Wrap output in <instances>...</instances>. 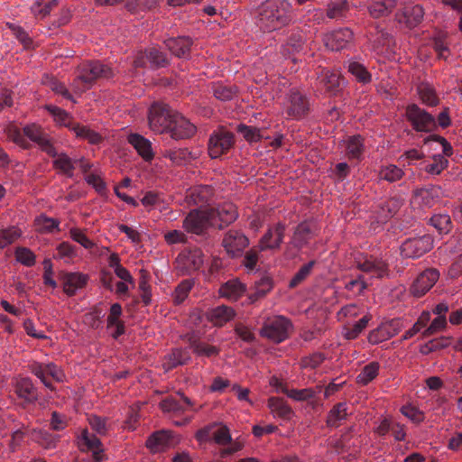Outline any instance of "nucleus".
<instances>
[{"label": "nucleus", "instance_id": "8fccbe9b", "mask_svg": "<svg viewBox=\"0 0 462 462\" xmlns=\"http://www.w3.org/2000/svg\"><path fill=\"white\" fill-rule=\"evenodd\" d=\"M282 393H285L289 398L297 402L308 401L316 396V391L313 388H305L300 390H289L288 388H282Z\"/></svg>", "mask_w": 462, "mask_h": 462}, {"label": "nucleus", "instance_id": "b1692460", "mask_svg": "<svg viewBox=\"0 0 462 462\" xmlns=\"http://www.w3.org/2000/svg\"><path fill=\"white\" fill-rule=\"evenodd\" d=\"M15 392L26 403H34L39 399L38 390L29 377H23L17 381Z\"/></svg>", "mask_w": 462, "mask_h": 462}, {"label": "nucleus", "instance_id": "2f4dec72", "mask_svg": "<svg viewBox=\"0 0 462 462\" xmlns=\"http://www.w3.org/2000/svg\"><path fill=\"white\" fill-rule=\"evenodd\" d=\"M350 10L347 0H331L326 9V15L329 19L341 20L346 18Z\"/></svg>", "mask_w": 462, "mask_h": 462}, {"label": "nucleus", "instance_id": "5701e85b", "mask_svg": "<svg viewBox=\"0 0 462 462\" xmlns=\"http://www.w3.org/2000/svg\"><path fill=\"white\" fill-rule=\"evenodd\" d=\"M236 316L235 310L228 306L220 305L206 312L207 319L214 326L222 327Z\"/></svg>", "mask_w": 462, "mask_h": 462}, {"label": "nucleus", "instance_id": "473e14b6", "mask_svg": "<svg viewBox=\"0 0 462 462\" xmlns=\"http://www.w3.org/2000/svg\"><path fill=\"white\" fill-rule=\"evenodd\" d=\"M189 344L193 353L198 356L211 357L217 356L220 353L219 347L208 345V343L197 339L194 337H190L189 338Z\"/></svg>", "mask_w": 462, "mask_h": 462}, {"label": "nucleus", "instance_id": "e433bc0d", "mask_svg": "<svg viewBox=\"0 0 462 462\" xmlns=\"http://www.w3.org/2000/svg\"><path fill=\"white\" fill-rule=\"evenodd\" d=\"M171 433L169 430H158L153 432L146 440V447L152 452H158L169 444Z\"/></svg>", "mask_w": 462, "mask_h": 462}, {"label": "nucleus", "instance_id": "e2e57ef3", "mask_svg": "<svg viewBox=\"0 0 462 462\" xmlns=\"http://www.w3.org/2000/svg\"><path fill=\"white\" fill-rule=\"evenodd\" d=\"M60 222L57 219L41 216L36 219L37 230L41 233H52L59 230Z\"/></svg>", "mask_w": 462, "mask_h": 462}, {"label": "nucleus", "instance_id": "4d7b16f0", "mask_svg": "<svg viewBox=\"0 0 462 462\" xmlns=\"http://www.w3.org/2000/svg\"><path fill=\"white\" fill-rule=\"evenodd\" d=\"M46 364L34 362L30 365V371L32 374L38 377L44 386L51 391H54L55 387L51 381L48 380V374L46 372Z\"/></svg>", "mask_w": 462, "mask_h": 462}, {"label": "nucleus", "instance_id": "09e8293b", "mask_svg": "<svg viewBox=\"0 0 462 462\" xmlns=\"http://www.w3.org/2000/svg\"><path fill=\"white\" fill-rule=\"evenodd\" d=\"M348 71L356 78L358 82L366 84L371 81V74L363 64L357 61L349 62Z\"/></svg>", "mask_w": 462, "mask_h": 462}, {"label": "nucleus", "instance_id": "58836bf2", "mask_svg": "<svg viewBox=\"0 0 462 462\" xmlns=\"http://www.w3.org/2000/svg\"><path fill=\"white\" fill-rule=\"evenodd\" d=\"M421 102L428 106H436L439 103L434 88L428 83H421L417 88Z\"/></svg>", "mask_w": 462, "mask_h": 462}, {"label": "nucleus", "instance_id": "de8ad7c7", "mask_svg": "<svg viewBox=\"0 0 462 462\" xmlns=\"http://www.w3.org/2000/svg\"><path fill=\"white\" fill-rule=\"evenodd\" d=\"M448 165V161L441 154H436L432 157V162H424V170L430 174L439 175Z\"/></svg>", "mask_w": 462, "mask_h": 462}, {"label": "nucleus", "instance_id": "39448f33", "mask_svg": "<svg viewBox=\"0 0 462 462\" xmlns=\"http://www.w3.org/2000/svg\"><path fill=\"white\" fill-rule=\"evenodd\" d=\"M291 327L290 319L283 316H276L264 322L260 334L275 343H281L289 337Z\"/></svg>", "mask_w": 462, "mask_h": 462}, {"label": "nucleus", "instance_id": "338daca9", "mask_svg": "<svg viewBox=\"0 0 462 462\" xmlns=\"http://www.w3.org/2000/svg\"><path fill=\"white\" fill-rule=\"evenodd\" d=\"M237 132L250 143L258 142L262 137L259 129L243 124L237 125Z\"/></svg>", "mask_w": 462, "mask_h": 462}, {"label": "nucleus", "instance_id": "ea45409f", "mask_svg": "<svg viewBox=\"0 0 462 462\" xmlns=\"http://www.w3.org/2000/svg\"><path fill=\"white\" fill-rule=\"evenodd\" d=\"M211 89L214 97L221 101H229L237 93L236 87L220 82L214 83Z\"/></svg>", "mask_w": 462, "mask_h": 462}, {"label": "nucleus", "instance_id": "bf43d9fd", "mask_svg": "<svg viewBox=\"0 0 462 462\" xmlns=\"http://www.w3.org/2000/svg\"><path fill=\"white\" fill-rule=\"evenodd\" d=\"M315 264V261H310L303 264L291 280L289 283L290 288H295L300 284L310 274Z\"/></svg>", "mask_w": 462, "mask_h": 462}, {"label": "nucleus", "instance_id": "dca6fc26", "mask_svg": "<svg viewBox=\"0 0 462 462\" xmlns=\"http://www.w3.org/2000/svg\"><path fill=\"white\" fill-rule=\"evenodd\" d=\"M316 235V225L310 221H303L295 227L290 244L292 247L300 250Z\"/></svg>", "mask_w": 462, "mask_h": 462}, {"label": "nucleus", "instance_id": "f8f14e48", "mask_svg": "<svg viewBox=\"0 0 462 462\" xmlns=\"http://www.w3.org/2000/svg\"><path fill=\"white\" fill-rule=\"evenodd\" d=\"M23 134L30 140L36 143L48 155L51 157L57 155L51 138L40 126L36 125H27L23 128Z\"/></svg>", "mask_w": 462, "mask_h": 462}, {"label": "nucleus", "instance_id": "393cba45", "mask_svg": "<svg viewBox=\"0 0 462 462\" xmlns=\"http://www.w3.org/2000/svg\"><path fill=\"white\" fill-rule=\"evenodd\" d=\"M356 267L360 271L370 273L372 276L377 278L383 277L387 273L386 263L372 256L366 257L364 261H358Z\"/></svg>", "mask_w": 462, "mask_h": 462}, {"label": "nucleus", "instance_id": "69168bd1", "mask_svg": "<svg viewBox=\"0 0 462 462\" xmlns=\"http://www.w3.org/2000/svg\"><path fill=\"white\" fill-rule=\"evenodd\" d=\"M370 319V315H365L362 319L356 322L350 328L346 329L345 334L346 338L356 339V337H358L362 331L366 328Z\"/></svg>", "mask_w": 462, "mask_h": 462}, {"label": "nucleus", "instance_id": "412c9836", "mask_svg": "<svg viewBox=\"0 0 462 462\" xmlns=\"http://www.w3.org/2000/svg\"><path fill=\"white\" fill-rule=\"evenodd\" d=\"M60 280L64 292L69 296H73L79 289L87 284L88 277L80 273H64L60 275Z\"/></svg>", "mask_w": 462, "mask_h": 462}, {"label": "nucleus", "instance_id": "a211bd4d", "mask_svg": "<svg viewBox=\"0 0 462 462\" xmlns=\"http://www.w3.org/2000/svg\"><path fill=\"white\" fill-rule=\"evenodd\" d=\"M353 39V32L349 28H340L325 35L324 42L327 48L338 51L347 46Z\"/></svg>", "mask_w": 462, "mask_h": 462}, {"label": "nucleus", "instance_id": "680f3d73", "mask_svg": "<svg viewBox=\"0 0 462 462\" xmlns=\"http://www.w3.org/2000/svg\"><path fill=\"white\" fill-rule=\"evenodd\" d=\"M36 441L45 448H55L60 439V435L52 434L47 430H40L35 435Z\"/></svg>", "mask_w": 462, "mask_h": 462}, {"label": "nucleus", "instance_id": "7c9ffc66", "mask_svg": "<svg viewBox=\"0 0 462 462\" xmlns=\"http://www.w3.org/2000/svg\"><path fill=\"white\" fill-rule=\"evenodd\" d=\"M190 360L189 352L187 349L175 348L171 353L165 356L163 367L171 370L179 365L187 364Z\"/></svg>", "mask_w": 462, "mask_h": 462}, {"label": "nucleus", "instance_id": "1a4fd4ad", "mask_svg": "<svg viewBox=\"0 0 462 462\" xmlns=\"http://www.w3.org/2000/svg\"><path fill=\"white\" fill-rule=\"evenodd\" d=\"M405 115L417 132L429 133L436 128L435 117L416 104L407 106Z\"/></svg>", "mask_w": 462, "mask_h": 462}, {"label": "nucleus", "instance_id": "6ab92c4d", "mask_svg": "<svg viewBox=\"0 0 462 462\" xmlns=\"http://www.w3.org/2000/svg\"><path fill=\"white\" fill-rule=\"evenodd\" d=\"M180 400H177L173 396H168L161 401L159 406L163 412L172 413L173 415L183 414L188 408L193 406V402L189 398L182 393L178 392Z\"/></svg>", "mask_w": 462, "mask_h": 462}, {"label": "nucleus", "instance_id": "f704fd0d", "mask_svg": "<svg viewBox=\"0 0 462 462\" xmlns=\"http://www.w3.org/2000/svg\"><path fill=\"white\" fill-rule=\"evenodd\" d=\"M73 132L75 135L81 139L88 141L90 144H99L103 141L102 135L88 127V125H80L79 123H77L76 125H73Z\"/></svg>", "mask_w": 462, "mask_h": 462}, {"label": "nucleus", "instance_id": "c85d7f7f", "mask_svg": "<svg viewBox=\"0 0 462 462\" xmlns=\"http://www.w3.org/2000/svg\"><path fill=\"white\" fill-rule=\"evenodd\" d=\"M346 155L349 160L360 161L362 159L365 144L361 135H352L345 141Z\"/></svg>", "mask_w": 462, "mask_h": 462}, {"label": "nucleus", "instance_id": "5fc2aeb1", "mask_svg": "<svg viewBox=\"0 0 462 462\" xmlns=\"http://www.w3.org/2000/svg\"><path fill=\"white\" fill-rule=\"evenodd\" d=\"M194 285V282L192 280H183L174 290L172 294L173 300L175 304H180L184 301V300L188 297L190 290Z\"/></svg>", "mask_w": 462, "mask_h": 462}, {"label": "nucleus", "instance_id": "603ef678", "mask_svg": "<svg viewBox=\"0 0 462 462\" xmlns=\"http://www.w3.org/2000/svg\"><path fill=\"white\" fill-rule=\"evenodd\" d=\"M430 223L440 233L447 234L451 230L452 222L447 214H437L430 217Z\"/></svg>", "mask_w": 462, "mask_h": 462}, {"label": "nucleus", "instance_id": "49530a36", "mask_svg": "<svg viewBox=\"0 0 462 462\" xmlns=\"http://www.w3.org/2000/svg\"><path fill=\"white\" fill-rule=\"evenodd\" d=\"M378 176L388 182H395L402 179L404 171L394 164H388L381 167Z\"/></svg>", "mask_w": 462, "mask_h": 462}, {"label": "nucleus", "instance_id": "c9c22d12", "mask_svg": "<svg viewBox=\"0 0 462 462\" xmlns=\"http://www.w3.org/2000/svg\"><path fill=\"white\" fill-rule=\"evenodd\" d=\"M348 416L347 405L346 402H338L335 404L329 411L327 417V426L330 428H337L342 420Z\"/></svg>", "mask_w": 462, "mask_h": 462}, {"label": "nucleus", "instance_id": "4468645a", "mask_svg": "<svg viewBox=\"0 0 462 462\" xmlns=\"http://www.w3.org/2000/svg\"><path fill=\"white\" fill-rule=\"evenodd\" d=\"M286 226L278 223L274 226L270 227L262 236L258 247L260 251L280 249L285 236Z\"/></svg>", "mask_w": 462, "mask_h": 462}, {"label": "nucleus", "instance_id": "20e7f679", "mask_svg": "<svg viewBox=\"0 0 462 462\" xmlns=\"http://www.w3.org/2000/svg\"><path fill=\"white\" fill-rule=\"evenodd\" d=\"M211 226H214V221L208 208L192 209L183 219V228L194 235L203 236Z\"/></svg>", "mask_w": 462, "mask_h": 462}, {"label": "nucleus", "instance_id": "0eeeda50", "mask_svg": "<svg viewBox=\"0 0 462 462\" xmlns=\"http://www.w3.org/2000/svg\"><path fill=\"white\" fill-rule=\"evenodd\" d=\"M234 144V134L224 128H218L209 136L208 143V155L212 159H217L227 153Z\"/></svg>", "mask_w": 462, "mask_h": 462}, {"label": "nucleus", "instance_id": "13d9d810", "mask_svg": "<svg viewBox=\"0 0 462 462\" xmlns=\"http://www.w3.org/2000/svg\"><path fill=\"white\" fill-rule=\"evenodd\" d=\"M21 230L15 226H11L5 229L0 230V248L14 243L16 239L21 236Z\"/></svg>", "mask_w": 462, "mask_h": 462}, {"label": "nucleus", "instance_id": "a18cd8bd", "mask_svg": "<svg viewBox=\"0 0 462 462\" xmlns=\"http://www.w3.org/2000/svg\"><path fill=\"white\" fill-rule=\"evenodd\" d=\"M146 57L152 69L163 68L170 63L166 54L154 47L146 50Z\"/></svg>", "mask_w": 462, "mask_h": 462}, {"label": "nucleus", "instance_id": "774afa93", "mask_svg": "<svg viewBox=\"0 0 462 462\" xmlns=\"http://www.w3.org/2000/svg\"><path fill=\"white\" fill-rule=\"evenodd\" d=\"M15 258L25 266H32L35 263V254L26 247H17L15 249Z\"/></svg>", "mask_w": 462, "mask_h": 462}, {"label": "nucleus", "instance_id": "f03ea898", "mask_svg": "<svg viewBox=\"0 0 462 462\" xmlns=\"http://www.w3.org/2000/svg\"><path fill=\"white\" fill-rule=\"evenodd\" d=\"M78 71L73 87L79 92L89 89L98 79H109L114 76L112 68L100 60L86 61L79 66Z\"/></svg>", "mask_w": 462, "mask_h": 462}, {"label": "nucleus", "instance_id": "f3484780", "mask_svg": "<svg viewBox=\"0 0 462 462\" xmlns=\"http://www.w3.org/2000/svg\"><path fill=\"white\" fill-rule=\"evenodd\" d=\"M208 210L214 221V226L219 229L233 223L237 217L236 208L231 203L223 204L216 208H210Z\"/></svg>", "mask_w": 462, "mask_h": 462}, {"label": "nucleus", "instance_id": "9b49d317", "mask_svg": "<svg viewBox=\"0 0 462 462\" xmlns=\"http://www.w3.org/2000/svg\"><path fill=\"white\" fill-rule=\"evenodd\" d=\"M196 130L197 128L193 124L176 112L166 133H169L171 138L174 140H183L192 137Z\"/></svg>", "mask_w": 462, "mask_h": 462}, {"label": "nucleus", "instance_id": "c03bdc74", "mask_svg": "<svg viewBox=\"0 0 462 462\" xmlns=\"http://www.w3.org/2000/svg\"><path fill=\"white\" fill-rule=\"evenodd\" d=\"M58 5L57 0H35L31 11L37 18H45Z\"/></svg>", "mask_w": 462, "mask_h": 462}, {"label": "nucleus", "instance_id": "6e6d98bb", "mask_svg": "<svg viewBox=\"0 0 462 462\" xmlns=\"http://www.w3.org/2000/svg\"><path fill=\"white\" fill-rule=\"evenodd\" d=\"M55 157L57 158L53 161V166L67 176H72L75 167L71 159L65 153L59 154L58 152Z\"/></svg>", "mask_w": 462, "mask_h": 462}, {"label": "nucleus", "instance_id": "aec40b11", "mask_svg": "<svg viewBox=\"0 0 462 462\" xmlns=\"http://www.w3.org/2000/svg\"><path fill=\"white\" fill-rule=\"evenodd\" d=\"M193 42L186 36L171 37L164 41L167 49L178 58H187L189 55Z\"/></svg>", "mask_w": 462, "mask_h": 462}, {"label": "nucleus", "instance_id": "37998d69", "mask_svg": "<svg viewBox=\"0 0 462 462\" xmlns=\"http://www.w3.org/2000/svg\"><path fill=\"white\" fill-rule=\"evenodd\" d=\"M46 109L54 117V120L57 123H59L60 125L69 128L70 131L73 130L72 125H76L77 122H75L65 110L52 105L47 106Z\"/></svg>", "mask_w": 462, "mask_h": 462}, {"label": "nucleus", "instance_id": "a19ab883", "mask_svg": "<svg viewBox=\"0 0 462 462\" xmlns=\"http://www.w3.org/2000/svg\"><path fill=\"white\" fill-rule=\"evenodd\" d=\"M380 365L378 362H371L365 365L359 374L356 376L357 383L361 385H367L371 383L379 374Z\"/></svg>", "mask_w": 462, "mask_h": 462}, {"label": "nucleus", "instance_id": "bb28decb", "mask_svg": "<svg viewBox=\"0 0 462 462\" xmlns=\"http://www.w3.org/2000/svg\"><path fill=\"white\" fill-rule=\"evenodd\" d=\"M404 199L400 196H394L379 205V217L382 221L392 218L403 205Z\"/></svg>", "mask_w": 462, "mask_h": 462}, {"label": "nucleus", "instance_id": "052dcab7", "mask_svg": "<svg viewBox=\"0 0 462 462\" xmlns=\"http://www.w3.org/2000/svg\"><path fill=\"white\" fill-rule=\"evenodd\" d=\"M400 411L403 416L413 423L419 424L425 420L424 412L412 404L403 405Z\"/></svg>", "mask_w": 462, "mask_h": 462}, {"label": "nucleus", "instance_id": "423d86ee", "mask_svg": "<svg viewBox=\"0 0 462 462\" xmlns=\"http://www.w3.org/2000/svg\"><path fill=\"white\" fill-rule=\"evenodd\" d=\"M204 263V254L199 248H185L176 258L175 268L180 275H189L199 270Z\"/></svg>", "mask_w": 462, "mask_h": 462}, {"label": "nucleus", "instance_id": "f257e3e1", "mask_svg": "<svg viewBox=\"0 0 462 462\" xmlns=\"http://www.w3.org/2000/svg\"><path fill=\"white\" fill-rule=\"evenodd\" d=\"M290 9L287 0H267L260 7L258 24L263 30H276L289 23Z\"/></svg>", "mask_w": 462, "mask_h": 462}, {"label": "nucleus", "instance_id": "9d476101", "mask_svg": "<svg viewBox=\"0 0 462 462\" xmlns=\"http://www.w3.org/2000/svg\"><path fill=\"white\" fill-rule=\"evenodd\" d=\"M433 242L430 235L409 237L401 245V254L405 258H420L432 249Z\"/></svg>", "mask_w": 462, "mask_h": 462}, {"label": "nucleus", "instance_id": "c756f323", "mask_svg": "<svg viewBox=\"0 0 462 462\" xmlns=\"http://www.w3.org/2000/svg\"><path fill=\"white\" fill-rule=\"evenodd\" d=\"M245 291V285L236 279L227 281L219 288L220 296L233 301L237 300Z\"/></svg>", "mask_w": 462, "mask_h": 462}, {"label": "nucleus", "instance_id": "ddd939ff", "mask_svg": "<svg viewBox=\"0 0 462 462\" xmlns=\"http://www.w3.org/2000/svg\"><path fill=\"white\" fill-rule=\"evenodd\" d=\"M249 245V239L238 230L227 231L223 238L222 245L231 257L239 256Z\"/></svg>", "mask_w": 462, "mask_h": 462}, {"label": "nucleus", "instance_id": "a878e982", "mask_svg": "<svg viewBox=\"0 0 462 462\" xmlns=\"http://www.w3.org/2000/svg\"><path fill=\"white\" fill-rule=\"evenodd\" d=\"M127 140L144 161L150 162L153 159L152 143L148 139L138 134H131L128 135Z\"/></svg>", "mask_w": 462, "mask_h": 462}, {"label": "nucleus", "instance_id": "3c124183", "mask_svg": "<svg viewBox=\"0 0 462 462\" xmlns=\"http://www.w3.org/2000/svg\"><path fill=\"white\" fill-rule=\"evenodd\" d=\"M319 79L320 83L323 84L329 92H336L340 84L339 75L329 70H322Z\"/></svg>", "mask_w": 462, "mask_h": 462}, {"label": "nucleus", "instance_id": "864d4df0", "mask_svg": "<svg viewBox=\"0 0 462 462\" xmlns=\"http://www.w3.org/2000/svg\"><path fill=\"white\" fill-rule=\"evenodd\" d=\"M81 441L87 447L88 449L93 450L95 459L99 462L97 451L100 450L101 441L94 434H90L87 430H84L81 433Z\"/></svg>", "mask_w": 462, "mask_h": 462}, {"label": "nucleus", "instance_id": "0e129e2a", "mask_svg": "<svg viewBox=\"0 0 462 462\" xmlns=\"http://www.w3.org/2000/svg\"><path fill=\"white\" fill-rule=\"evenodd\" d=\"M217 429L212 433L214 441L220 446H226L231 443L232 437L227 426L217 423Z\"/></svg>", "mask_w": 462, "mask_h": 462}, {"label": "nucleus", "instance_id": "cd10ccee", "mask_svg": "<svg viewBox=\"0 0 462 462\" xmlns=\"http://www.w3.org/2000/svg\"><path fill=\"white\" fill-rule=\"evenodd\" d=\"M424 11L421 5H414L406 6L399 18L400 23H405L408 27L412 28L420 24L423 19Z\"/></svg>", "mask_w": 462, "mask_h": 462}, {"label": "nucleus", "instance_id": "72a5a7b5", "mask_svg": "<svg viewBox=\"0 0 462 462\" xmlns=\"http://www.w3.org/2000/svg\"><path fill=\"white\" fill-rule=\"evenodd\" d=\"M396 6L395 0H375L368 5L367 9L374 18L388 15Z\"/></svg>", "mask_w": 462, "mask_h": 462}, {"label": "nucleus", "instance_id": "2eb2a0df", "mask_svg": "<svg viewBox=\"0 0 462 462\" xmlns=\"http://www.w3.org/2000/svg\"><path fill=\"white\" fill-rule=\"evenodd\" d=\"M439 278L437 269L430 268L420 273L411 287V293L415 297H421L429 291Z\"/></svg>", "mask_w": 462, "mask_h": 462}, {"label": "nucleus", "instance_id": "6e6552de", "mask_svg": "<svg viewBox=\"0 0 462 462\" xmlns=\"http://www.w3.org/2000/svg\"><path fill=\"white\" fill-rule=\"evenodd\" d=\"M175 114L176 112L168 105L154 103L149 110L148 120L150 128L158 134L166 133Z\"/></svg>", "mask_w": 462, "mask_h": 462}, {"label": "nucleus", "instance_id": "4be33fe9", "mask_svg": "<svg viewBox=\"0 0 462 462\" xmlns=\"http://www.w3.org/2000/svg\"><path fill=\"white\" fill-rule=\"evenodd\" d=\"M200 153L199 150L190 151L188 148H179L166 150L163 155L176 165H184L197 160Z\"/></svg>", "mask_w": 462, "mask_h": 462}, {"label": "nucleus", "instance_id": "4c0bfd02", "mask_svg": "<svg viewBox=\"0 0 462 462\" xmlns=\"http://www.w3.org/2000/svg\"><path fill=\"white\" fill-rule=\"evenodd\" d=\"M268 407L273 413L283 420H290L293 414L292 409L283 399L279 397H270L268 399Z\"/></svg>", "mask_w": 462, "mask_h": 462}, {"label": "nucleus", "instance_id": "79ce46f5", "mask_svg": "<svg viewBox=\"0 0 462 462\" xmlns=\"http://www.w3.org/2000/svg\"><path fill=\"white\" fill-rule=\"evenodd\" d=\"M213 196V189L208 185L197 186L190 190L189 199L196 205L207 203Z\"/></svg>", "mask_w": 462, "mask_h": 462}, {"label": "nucleus", "instance_id": "7ed1b4c3", "mask_svg": "<svg viewBox=\"0 0 462 462\" xmlns=\"http://www.w3.org/2000/svg\"><path fill=\"white\" fill-rule=\"evenodd\" d=\"M283 107L288 118L300 120L308 114L310 100L300 89L291 88L286 94Z\"/></svg>", "mask_w": 462, "mask_h": 462}]
</instances>
